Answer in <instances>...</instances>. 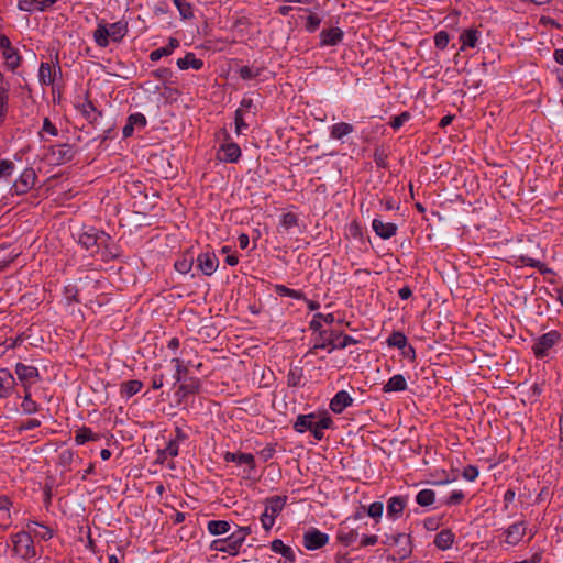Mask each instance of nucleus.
<instances>
[{"instance_id":"f257e3e1","label":"nucleus","mask_w":563,"mask_h":563,"mask_svg":"<svg viewBox=\"0 0 563 563\" xmlns=\"http://www.w3.org/2000/svg\"><path fill=\"white\" fill-rule=\"evenodd\" d=\"M128 22L123 20L114 23H107L104 20H100L92 37L98 47L106 48L110 42L120 43L128 34Z\"/></svg>"},{"instance_id":"f03ea898","label":"nucleus","mask_w":563,"mask_h":563,"mask_svg":"<svg viewBox=\"0 0 563 563\" xmlns=\"http://www.w3.org/2000/svg\"><path fill=\"white\" fill-rule=\"evenodd\" d=\"M333 421L328 413L300 415L294 423V429L299 433L310 431L314 439L322 440L324 437V430L329 429Z\"/></svg>"},{"instance_id":"7ed1b4c3","label":"nucleus","mask_w":563,"mask_h":563,"mask_svg":"<svg viewBox=\"0 0 563 563\" xmlns=\"http://www.w3.org/2000/svg\"><path fill=\"white\" fill-rule=\"evenodd\" d=\"M356 343L357 340L349 334L333 330H323L320 331L319 339L314 342L308 354H317L319 349H327L331 353L334 350H342Z\"/></svg>"},{"instance_id":"20e7f679","label":"nucleus","mask_w":563,"mask_h":563,"mask_svg":"<svg viewBox=\"0 0 563 563\" xmlns=\"http://www.w3.org/2000/svg\"><path fill=\"white\" fill-rule=\"evenodd\" d=\"M12 552L14 555L30 561L36 558V549L29 532L20 531L11 536Z\"/></svg>"},{"instance_id":"39448f33","label":"nucleus","mask_w":563,"mask_h":563,"mask_svg":"<svg viewBox=\"0 0 563 563\" xmlns=\"http://www.w3.org/2000/svg\"><path fill=\"white\" fill-rule=\"evenodd\" d=\"M287 501L286 496H273L265 500V510L261 515L262 527L269 531L275 523L276 517L283 511Z\"/></svg>"},{"instance_id":"423d86ee","label":"nucleus","mask_w":563,"mask_h":563,"mask_svg":"<svg viewBox=\"0 0 563 563\" xmlns=\"http://www.w3.org/2000/svg\"><path fill=\"white\" fill-rule=\"evenodd\" d=\"M76 154V150L70 144H57L46 148L44 159L55 166L70 162Z\"/></svg>"},{"instance_id":"0eeeda50","label":"nucleus","mask_w":563,"mask_h":563,"mask_svg":"<svg viewBox=\"0 0 563 563\" xmlns=\"http://www.w3.org/2000/svg\"><path fill=\"white\" fill-rule=\"evenodd\" d=\"M562 340V334L559 331L551 330L534 340L532 352L537 358H544Z\"/></svg>"},{"instance_id":"6e6552de","label":"nucleus","mask_w":563,"mask_h":563,"mask_svg":"<svg viewBox=\"0 0 563 563\" xmlns=\"http://www.w3.org/2000/svg\"><path fill=\"white\" fill-rule=\"evenodd\" d=\"M36 173L33 168H25L12 186V190L16 195L29 192L35 185Z\"/></svg>"},{"instance_id":"1a4fd4ad","label":"nucleus","mask_w":563,"mask_h":563,"mask_svg":"<svg viewBox=\"0 0 563 563\" xmlns=\"http://www.w3.org/2000/svg\"><path fill=\"white\" fill-rule=\"evenodd\" d=\"M243 543L239 541V539L231 533L228 538L218 539L212 541L211 549L218 552H224L230 555H236L240 552Z\"/></svg>"},{"instance_id":"9d476101","label":"nucleus","mask_w":563,"mask_h":563,"mask_svg":"<svg viewBox=\"0 0 563 563\" xmlns=\"http://www.w3.org/2000/svg\"><path fill=\"white\" fill-rule=\"evenodd\" d=\"M329 542V536L320 530L312 528L303 534V545L307 550L313 551L321 549Z\"/></svg>"},{"instance_id":"9b49d317","label":"nucleus","mask_w":563,"mask_h":563,"mask_svg":"<svg viewBox=\"0 0 563 563\" xmlns=\"http://www.w3.org/2000/svg\"><path fill=\"white\" fill-rule=\"evenodd\" d=\"M527 533V523L525 521H518L512 525H510L507 529H505V542L508 545H517L519 544L523 537Z\"/></svg>"},{"instance_id":"f8f14e48","label":"nucleus","mask_w":563,"mask_h":563,"mask_svg":"<svg viewBox=\"0 0 563 563\" xmlns=\"http://www.w3.org/2000/svg\"><path fill=\"white\" fill-rule=\"evenodd\" d=\"M15 374L22 382L24 389H26V386L30 388L31 385L40 378L38 369L35 366L25 365L23 363L15 365Z\"/></svg>"},{"instance_id":"ddd939ff","label":"nucleus","mask_w":563,"mask_h":563,"mask_svg":"<svg viewBox=\"0 0 563 563\" xmlns=\"http://www.w3.org/2000/svg\"><path fill=\"white\" fill-rule=\"evenodd\" d=\"M197 267L206 276H211L219 267V260L213 252H205L197 257Z\"/></svg>"},{"instance_id":"4468645a","label":"nucleus","mask_w":563,"mask_h":563,"mask_svg":"<svg viewBox=\"0 0 563 563\" xmlns=\"http://www.w3.org/2000/svg\"><path fill=\"white\" fill-rule=\"evenodd\" d=\"M62 73L59 66L52 65L49 63H41L38 69V79L42 85L51 86L54 84L55 78Z\"/></svg>"},{"instance_id":"2eb2a0df","label":"nucleus","mask_w":563,"mask_h":563,"mask_svg":"<svg viewBox=\"0 0 563 563\" xmlns=\"http://www.w3.org/2000/svg\"><path fill=\"white\" fill-rule=\"evenodd\" d=\"M353 404V398L345 390H340L330 401V409L334 413H342Z\"/></svg>"},{"instance_id":"dca6fc26","label":"nucleus","mask_w":563,"mask_h":563,"mask_svg":"<svg viewBox=\"0 0 563 563\" xmlns=\"http://www.w3.org/2000/svg\"><path fill=\"white\" fill-rule=\"evenodd\" d=\"M374 232L383 240H388L396 235L397 225L391 222H383L380 219H374L372 222Z\"/></svg>"},{"instance_id":"f3484780","label":"nucleus","mask_w":563,"mask_h":563,"mask_svg":"<svg viewBox=\"0 0 563 563\" xmlns=\"http://www.w3.org/2000/svg\"><path fill=\"white\" fill-rule=\"evenodd\" d=\"M241 156V148L236 143H225L219 150V159L235 163Z\"/></svg>"},{"instance_id":"a211bd4d","label":"nucleus","mask_w":563,"mask_h":563,"mask_svg":"<svg viewBox=\"0 0 563 563\" xmlns=\"http://www.w3.org/2000/svg\"><path fill=\"white\" fill-rule=\"evenodd\" d=\"M223 459L225 462H233L239 465L245 464L249 466L250 471H254L256 467L255 459L251 453L225 452Z\"/></svg>"},{"instance_id":"6ab92c4d","label":"nucleus","mask_w":563,"mask_h":563,"mask_svg":"<svg viewBox=\"0 0 563 563\" xmlns=\"http://www.w3.org/2000/svg\"><path fill=\"white\" fill-rule=\"evenodd\" d=\"M271 550L274 553L280 554L287 563H294L296 561V553L292 548L286 545L280 539L272 541Z\"/></svg>"},{"instance_id":"aec40b11","label":"nucleus","mask_w":563,"mask_h":563,"mask_svg":"<svg viewBox=\"0 0 563 563\" xmlns=\"http://www.w3.org/2000/svg\"><path fill=\"white\" fill-rule=\"evenodd\" d=\"M14 377L8 368H0V397L7 398L14 387Z\"/></svg>"},{"instance_id":"412c9836","label":"nucleus","mask_w":563,"mask_h":563,"mask_svg":"<svg viewBox=\"0 0 563 563\" xmlns=\"http://www.w3.org/2000/svg\"><path fill=\"white\" fill-rule=\"evenodd\" d=\"M321 46H334L343 40V32L339 27L323 30L320 33Z\"/></svg>"},{"instance_id":"4be33fe9","label":"nucleus","mask_w":563,"mask_h":563,"mask_svg":"<svg viewBox=\"0 0 563 563\" xmlns=\"http://www.w3.org/2000/svg\"><path fill=\"white\" fill-rule=\"evenodd\" d=\"M11 505L12 503L7 497H0V532L5 531L12 523Z\"/></svg>"},{"instance_id":"5701e85b","label":"nucleus","mask_w":563,"mask_h":563,"mask_svg":"<svg viewBox=\"0 0 563 563\" xmlns=\"http://www.w3.org/2000/svg\"><path fill=\"white\" fill-rule=\"evenodd\" d=\"M407 504L406 497L394 496L387 503V515L393 519H397L402 514Z\"/></svg>"},{"instance_id":"b1692460","label":"nucleus","mask_w":563,"mask_h":563,"mask_svg":"<svg viewBox=\"0 0 563 563\" xmlns=\"http://www.w3.org/2000/svg\"><path fill=\"white\" fill-rule=\"evenodd\" d=\"M101 435L93 432L91 428L82 426L76 430L74 441L77 445H82L89 441H99Z\"/></svg>"},{"instance_id":"393cba45","label":"nucleus","mask_w":563,"mask_h":563,"mask_svg":"<svg viewBox=\"0 0 563 563\" xmlns=\"http://www.w3.org/2000/svg\"><path fill=\"white\" fill-rule=\"evenodd\" d=\"M455 540L454 533L450 529H443L435 534L434 545L440 550H448Z\"/></svg>"},{"instance_id":"a878e982","label":"nucleus","mask_w":563,"mask_h":563,"mask_svg":"<svg viewBox=\"0 0 563 563\" xmlns=\"http://www.w3.org/2000/svg\"><path fill=\"white\" fill-rule=\"evenodd\" d=\"M406 389L407 380L401 374L391 376L383 387L384 393L404 391Z\"/></svg>"},{"instance_id":"bb28decb","label":"nucleus","mask_w":563,"mask_h":563,"mask_svg":"<svg viewBox=\"0 0 563 563\" xmlns=\"http://www.w3.org/2000/svg\"><path fill=\"white\" fill-rule=\"evenodd\" d=\"M177 66L181 70L189 68L199 70L203 67V62L199 58H196L194 53L188 52L183 58L177 59Z\"/></svg>"},{"instance_id":"cd10ccee","label":"nucleus","mask_w":563,"mask_h":563,"mask_svg":"<svg viewBox=\"0 0 563 563\" xmlns=\"http://www.w3.org/2000/svg\"><path fill=\"white\" fill-rule=\"evenodd\" d=\"M10 85L0 71V122L4 119L9 100Z\"/></svg>"},{"instance_id":"c85d7f7f","label":"nucleus","mask_w":563,"mask_h":563,"mask_svg":"<svg viewBox=\"0 0 563 563\" xmlns=\"http://www.w3.org/2000/svg\"><path fill=\"white\" fill-rule=\"evenodd\" d=\"M2 57L5 60V66L9 70L14 71L22 63V56L15 47L2 52Z\"/></svg>"},{"instance_id":"c756f323","label":"nucleus","mask_w":563,"mask_h":563,"mask_svg":"<svg viewBox=\"0 0 563 563\" xmlns=\"http://www.w3.org/2000/svg\"><path fill=\"white\" fill-rule=\"evenodd\" d=\"M143 387V383L139 379H132L121 383L120 385V394L124 398H131L136 395L141 388Z\"/></svg>"},{"instance_id":"7c9ffc66","label":"nucleus","mask_w":563,"mask_h":563,"mask_svg":"<svg viewBox=\"0 0 563 563\" xmlns=\"http://www.w3.org/2000/svg\"><path fill=\"white\" fill-rule=\"evenodd\" d=\"M354 131V126L351 123L339 122L331 126L330 136L333 140H342Z\"/></svg>"},{"instance_id":"2f4dec72","label":"nucleus","mask_w":563,"mask_h":563,"mask_svg":"<svg viewBox=\"0 0 563 563\" xmlns=\"http://www.w3.org/2000/svg\"><path fill=\"white\" fill-rule=\"evenodd\" d=\"M29 533H33L35 537L49 540L53 537V530L44 525H41L36 521H30L27 523Z\"/></svg>"},{"instance_id":"473e14b6","label":"nucleus","mask_w":563,"mask_h":563,"mask_svg":"<svg viewBox=\"0 0 563 563\" xmlns=\"http://www.w3.org/2000/svg\"><path fill=\"white\" fill-rule=\"evenodd\" d=\"M479 32L475 29H468L462 32L460 41L462 43L461 49L464 51L467 47L474 48L477 45Z\"/></svg>"},{"instance_id":"72a5a7b5","label":"nucleus","mask_w":563,"mask_h":563,"mask_svg":"<svg viewBox=\"0 0 563 563\" xmlns=\"http://www.w3.org/2000/svg\"><path fill=\"white\" fill-rule=\"evenodd\" d=\"M231 525L227 520H210L207 525L208 532L212 536L224 534L230 531Z\"/></svg>"},{"instance_id":"f704fd0d","label":"nucleus","mask_w":563,"mask_h":563,"mask_svg":"<svg viewBox=\"0 0 563 563\" xmlns=\"http://www.w3.org/2000/svg\"><path fill=\"white\" fill-rule=\"evenodd\" d=\"M24 398L21 404L22 411L26 415L35 413L38 411L40 406L36 401H34L31 397V391L29 389V386H26V389H24Z\"/></svg>"},{"instance_id":"c9c22d12","label":"nucleus","mask_w":563,"mask_h":563,"mask_svg":"<svg viewBox=\"0 0 563 563\" xmlns=\"http://www.w3.org/2000/svg\"><path fill=\"white\" fill-rule=\"evenodd\" d=\"M80 111L82 115L89 120L90 122L96 121L101 113L96 109L95 104L90 100H85L80 106Z\"/></svg>"},{"instance_id":"e433bc0d","label":"nucleus","mask_w":563,"mask_h":563,"mask_svg":"<svg viewBox=\"0 0 563 563\" xmlns=\"http://www.w3.org/2000/svg\"><path fill=\"white\" fill-rule=\"evenodd\" d=\"M357 538L358 533L354 529L340 528L338 531V540L345 545L353 544Z\"/></svg>"},{"instance_id":"4c0bfd02","label":"nucleus","mask_w":563,"mask_h":563,"mask_svg":"<svg viewBox=\"0 0 563 563\" xmlns=\"http://www.w3.org/2000/svg\"><path fill=\"white\" fill-rule=\"evenodd\" d=\"M435 500V493L432 489H422L416 496V501L422 507L431 506Z\"/></svg>"},{"instance_id":"58836bf2","label":"nucleus","mask_w":563,"mask_h":563,"mask_svg":"<svg viewBox=\"0 0 563 563\" xmlns=\"http://www.w3.org/2000/svg\"><path fill=\"white\" fill-rule=\"evenodd\" d=\"M172 362L175 364V379L176 382H179L181 379V376L188 373L190 362H186L184 358L180 357H174Z\"/></svg>"},{"instance_id":"ea45409f","label":"nucleus","mask_w":563,"mask_h":563,"mask_svg":"<svg viewBox=\"0 0 563 563\" xmlns=\"http://www.w3.org/2000/svg\"><path fill=\"white\" fill-rule=\"evenodd\" d=\"M275 291L279 296L290 297V298L298 299V300L305 298V295L302 291L288 288L284 285H275Z\"/></svg>"},{"instance_id":"a19ab883","label":"nucleus","mask_w":563,"mask_h":563,"mask_svg":"<svg viewBox=\"0 0 563 563\" xmlns=\"http://www.w3.org/2000/svg\"><path fill=\"white\" fill-rule=\"evenodd\" d=\"M38 134L42 140L46 141L47 139L45 137V135L55 137L58 135V129L54 123H52V121L48 118H45Z\"/></svg>"},{"instance_id":"79ce46f5","label":"nucleus","mask_w":563,"mask_h":563,"mask_svg":"<svg viewBox=\"0 0 563 563\" xmlns=\"http://www.w3.org/2000/svg\"><path fill=\"white\" fill-rule=\"evenodd\" d=\"M183 19H191L194 16L192 7L187 0H173Z\"/></svg>"},{"instance_id":"37998d69","label":"nucleus","mask_w":563,"mask_h":563,"mask_svg":"<svg viewBox=\"0 0 563 563\" xmlns=\"http://www.w3.org/2000/svg\"><path fill=\"white\" fill-rule=\"evenodd\" d=\"M280 225L284 230L289 231L298 225V217L292 212L284 213L280 218Z\"/></svg>"},{"instance_id":"c03bdc74","label":"nucleus","mask_w":563,"mask_h":563,"mask_svg":"<svg viewBox=\"0 0 563 563\" xmlns=\"http://www.w3.org/2000/svg\"><path fill=\"white\" fill-rule=\"evenodd\" d=\"M387 343L389 346L402 349L407 344V338L401 332H393L390 336L387 339Z\"/></svg>"},{"instance_id":"a18cd8bd","label":"nucleus","mask_w":563,"mask_h":563,"mask_svg":"<svg viewBox=\"0 0 563 563\" xmlns=\"http://www.w3.org/2000/svg\"><path fill=\"white\" fill-rule=\"evenodd\" d=\"M192 264L194 260L191 257H183L180 260H177L174 266L177 272L181 274H187L191 269Z\"/></svg>"},{"instance_id":"49530a36","label":"nucleus","mask_w":563,"mask_h":563,"mask_svg":"<svg viewBox=\"0 0 563 563\" xmlns=\"http://www.w3.org/2000/svg\"><path fill=\"white\" fill-rule=\"evenodd\" d=\"M301 379H302V371L301 369L295 368V369L289 371V373L287 375L288 386L297 387L300 385Z\"/></svg>"},{"instance_id":"de8ad7c7","label":"nucleus","mask_w":563,"mask_h":563,"mask_svg":"<svg viewBox=\"0 0 563 563\" xmlns=\"http://www.w3.org/2000/svg\"><path fill=\"white\" fill-rule=\"evenodd\" d=\"M410 119V113L408 111H405L400 113L399 115L394 117L389 124L394 130H398L401 128L408 120Z\"/></svg>"},{"instance_id":"09e8293b","label":"nucleus","mask_w":563,"mask_h":563,"mask_svg":"<svg viewBox=\"0 0 563 563\" xmlns=\"http://www.w3.org/2000/svg\"><path fill=\"white\" fill-rule=\"evenodd\" d=\"M235 132L238 134L242 133L246 128L247 124L244 121V110L242 108H239L235 111Z\"/></svg>"},{"instance_id":"8fccbe9b","label":"nucleus","mask_w":563,"mask_h":563,"mask_svg":"<svg viewBox=\"0 0 563 563\" xmlns=\"http://www.w3.org/2000/svg\"><path fill=\"white\" fill-rule=\"evenodd\" d=\"M239 74L242 79L250 80L260 75V69L250 66H243L240 68Z\"/></svg>"},{"instance_id":"3c124183","label":"nucleus","mask_w":563,"mask_h":563,"mask_svg":"<svg viewBox=\"0 0 563 563\" xmlns=\"http://www.w3.org/2000/svg\"><path fill=\"white\" fill-rule=\"evenodd\" d=\"M450 41V36L445 31H440L434 35V44L439 49H444Z\"/></svg>"},{"instance_id":"603ef678","label":"nucleus","mask_w":563,"mask_h":563,"mask_svg":"<svg viewBox=\"0 0 563 563\" xmlns=\"http://www.w3.org/2000/svg\"><path fill=\"white\" fill-rule=\"evenodd\" d=\"M384 505L380 501H374L369 505L367 515L374 519H379L383 515Z\"/></svg>"},{"instance_id":"864d4df0","label":"nucleus","mask_w":563,"mask_h":563,"mask_svg":"<svg viewBox=\"0 0 563 563\" xmlns=\"http://www.w3.org/2000/svg\"><path fill=\"white\" fill-rule=\"evenodd\" d=\"M128 122L132 126L144 128L146 125V118L142 113H133L128 118Z\"/></svg>"},{"instance_id":"5fc2aeb1","label":"nucleus","mask_w":563,"mask_h":563,"mask_svg":"<svg viewBox=\"0 0 563 563\" xmlns=\"http://www.w3.org/2000/svg\"><path fill=\"white\" fill-rule=\"evenodd\" d=\"M320 23H321V19L317 14H310L307 18L306 30L308 32L312 33L318 30V27L320 26Z\"/></svg>"},{"instance_id":"6e6d98bb","label":"nucleus","mask_w":563,"mask_h":563,"mask_svg":"<svg viewBox=\"0 0 563 563\" xmlns=\"http://www.w3.org/2000/svg\"><path fill=\"white\" fill-rule=\"evenodd\" d=\"M14 164L11 161H0V178L8 177L13 173Z\"/></svg>"},{"instance_id":"4d7b16f0","label":"nucleus","mask_w":563,"mask_h":563,"mask_svg":"<svg viewBox=\"0 0 563 563\" xmlns=\"http://www.w3.org/2000/svg\"><path fill=\"white\" fill-rule=\"evenodd\" d=\"M374 161L378 167L385 168L387 167V154L383 150H375L374 152Z\"/></svg>"},{"instance_id":"13d9d810","label":"nucleus","mask_w":563,"mask_h":563,"mask_svg":"<svg viewBox=\"0 0 563 563\" xmlns=\"http://www.w3.org/2000/svg\"><path fill=\"white\" fill-rule=\"evenodd\" d=\"M37 5V0H20L18 2V8L24 12H33L35 11V7Z\"/></svg>"},{"instance_id":"bf43d9fd","label":"nucleus","mask_w":563,"mask_h":563,"mask_svg":"<svg viewBox=\"0 0 563 563\" xmlns=\"http://www.w3.org/2000/svg\"><path fill=\"white\" fill-rule=\"evenodd\" d=\"M478 477V470L476 466L468 465L463 471V478L473 482Z\"/></svg>"},{"instance_id":"052dcab7","label":"nucleus","mask_w":563,"mask_h":563,"mask_svg":"<svg viewBox=\"0 0 563 563\" xmlns=\"http://www.w3.org/2000/svg\"><path fill=\"white\" fill-rule=\"evenodd\" d=\"M169 55H170L169 49H168L166 46H164V47H159V48H157V49L152 51V52L150 53V59H151L152 62H157V60H159L162 57H164V56H169Z\"/></svg>"},{"instance_id":"680f3d73","label":"nucleus","mask_w":563,"mask_h":563,"mask_svg":"<svg viewBox=\"0 0 563 563\" xmlns=\"http://www.w3.org/2000/svg\"><path fill=\"white\" fill-rule=\"evenodd\" d=\"M77 295H78V291L75 286L68 285L65 287V298L68 303L74 302V301H76V302L79 301V299L77 298Z\"/></svg>"},{"instance_id":"e2e57ef3","label":"nucleus","mask_w":563,"mask_h":563,"mask_svg":"<svg viewBox=\"0 0 563 563\" xmlns=\"http://www.w3.org/2000/svg\"><path fill=\"white\" fill-rule=\"evenodd\" d=\"M464 496L462 490H454L446 499V505H459L464 499Z\"/></svg>"},{"instance_id":"0e129e2a","label":"nucleus","mask_w":563,"mask_h":563,"mask_svg":"<svg viewBox=\"0 0 563 563\" xmlns=\"http://www.w3.org/2000/svg\"><path fill=\"white\" fill-rule=\"evenodd\" d=\"M164 452L172 457L177 456L179 452V443H177V441L170 440L167 446L165 448Z\"/></svg>"},{"instance_id":"69168bd1","label":"nucleus","mask_w":563,"mask_h":563,"mask_svg":"<svg viewBox=\"0 0 563 563\" xmlns=\"http://www.w3.org/2000/svg\"><path fill=\"white\" fill-rule=\"evenodd\" d=\"M232 533L239 539V541L244 543L246 537L251 533V528L250 527H239Z\"/></svg>"},{"instance_id":"338daca9","label":"nucleus","mask_w":563,"mask_h":563,"mask_svg":"<svg viewBox=\"0 0 563 563\" xmlns=\"http://www.w3.org/2000/svg\"><path fill=\"white\" fill-rule=\"evenodd\" d=\"M275 454V449L271 445L268 446H265L264 449H262L260 452H258V455L263 459V461H268L271 460Z\"/></svg>"},{"instance_id":"774afa93","label":"nucleus","mask_w":563,"mask_h":563,"mask_svg":"<svg viewBox=\"0 0 563 563\" xmlns=\"http://www.w3.org/2000/svg\"><path fill=\"white\" fill-rule=\"evenodd\" d=\"M80 242L86 246V249H91L97 244V238L91 234H85L80 238Z\"/></svg>"}]
</instances>
